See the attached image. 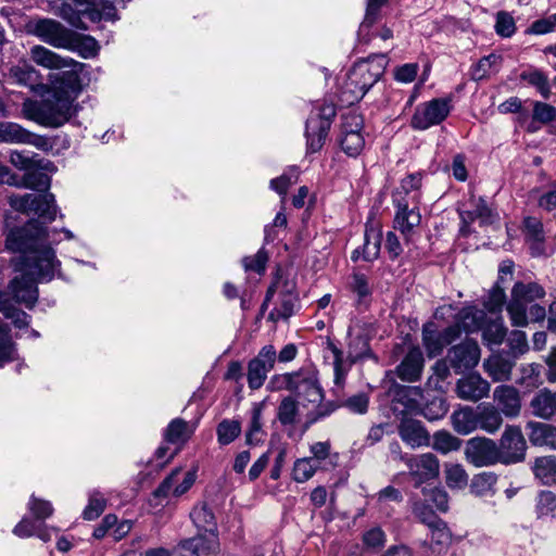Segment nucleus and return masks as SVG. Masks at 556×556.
Wrapping results in <instances>:
<instances>
[{
    "mask_svg": "<svg viewBox=\"0 0 556 556\" xmlns=\"http://www.w3.org/2000/svg\"><path fill=\"white\" fill-rule=\"evenodd\" d=\"M48 103L46 100L36 101L31 99H26L22 104V115L24 118L28 121H33L41 126L48 127V122L50 121L47 116Z\"/></svg>",
    "mask_w": 556,
    "mask_h": 556,
    "instance_id": "nucleus-35",
    "label": "nucleus"
},
{
    "mask_svg": "<svg viewBox=\"0 0 556 556\" xmlns=\"http://www.w3.org/2000/svg\"><path fill=\"white\" fill-rule=\"evenodd\" d=\"M529 440L532 445L556 450V426L539 421H529Z\"/></svg>",
    "mask_w": 556,
    "mask_h": 556,
    "instance_id": "nucleus-25",
    "label": "nucleus"
},
{
    "mask_svg": "<svg viewBox=\"0 0 556 556\" xmlns=\"http://www.w3.org/2000/svg\"><path fill=\"white\" fill-rule=\"evenodd\" d=\"M445 482L450 489L460 490L468 484V475L460 464L446 463L444 465Z\"/></svg>",
    "mask_w": 556,
    "mask_h": 556,
    "instance_id": "nucleus-38",
    "label": "nucleus"
},
{
    "mask_svg": "<svg viewBox=\"0 0 556 556\" xmlns=\"http://www.w3.org/2000/svg\"><path fill=\"white\" fill-rule=\"evenodd\" d=\"M501 62L502 56L495 53L482 58L475 66L473 77L476 79H482L492 72H497Z\"/></svg>",
    "mask_w": 556,
    "mask_h": 556,
    "instance_id": "nucleus-51",
    "label": "nucleus"
},
{
    "mask_svg": "<svg viewBox=\"0 0 556 556\" xmlns=\"http://www.w3.org/2000/svg\"><path fill=\"white\" fill-rule=\"evenodd\" d=\"M334 115V106L330 104L323 105L318 112L311 114L305 130L308 152L315 153L323 148Z\"/></svg>",
    "mask_w": 556,
    "mask_h": 556,
    "instance_id": "nucleus-7",
    "label": "nucleus"
},
{
    "mask_svg": "<svg viewBox=\"0 0 556 556\" xmlns=\"http://www.w3.org/2000/svg\"><path fill=\"white\" fill-rule=\"evenodd\" d=\"M520 78L527 81L529 85L535 87L544 99L549 98L551 87L548 78L543 72L535 68L523 71L520 75Z\"/></svg>",
    "mask_w": 556,
    "mask_h": 556,
    "instance_id": "nucleus-42",
    "label": "nucleus"
},
{
    "mask_svg": "<svg viewBox=\"0 0 556 556\" xmlns=\"http://www.w3.org/2000/svg\"><path fill=\"white\" fill-rule=\"evenodd\" d=\"M424 369V355L418 346H413L396 367V374L403 381L414 382L420 379Z\"/></svg>",
    "mask_w": 556,
    "mask_h": 556,
    "instance_id": "nucleus-21",
    "label": "nucleus"
},
{
    "mask_svg": "<svg viewBox=\"0 0 556 556\" xmlns=\"http://www.w3.org/2000/svg\"><path fill=\"white\" fill-rule=\"evenodd\" d=\"M318 468V464L313 458H301L294 463L293 466V479L303 483L309 480Z\"/></svg>",
    "mask_w": 556,
    "mask_h": 556,
    "instance_id": "nucleus-49",
    "label": "nucleus"
},
{
    "mask_svg": "<svg viewBox=\"0 0 556 556\" xmlns=\"http://www.w3.org/2000/svg\"><path fill=\"white\" fill-rule=\"evenodd\" d=\"M30 58L37 65L49 70H62L78 65L72 59L62 58L42 46L33 47Z\"/></svg>",
    "mask_w": 556,
    "mask_h": 556,
    "instance_id": "nucleus-24",
    "label": "nucleus"
},
{
    "mask_svg": "<svg viewBox=\"0 0 556 556\" xmlns=\"http://www.w3.org/2000/svg\"><path fill=\"white\" fill-rule=\"evenodd\" d=\"M399 434L412 448L429 445V433L418 420L404 418L399 426Z\"/></svg>",
    "mask_w": 556,
    "mask_h": 556,
    "instance_id": "nucleus-22",
    "label": "nucleus"
},
{
    "mask_svg": "<svg viewBox=\"0 0 556 556\" xmlns=\"http://www.w3.org/2000/svg\"><path fill=\"white\" fill-rule=\"evenodd\" d=\"M531 413L542 419H551L556 415L553 392L540 390L530 401Z\"/></svg>",
    "mask_w": 556,
    "mask_h": 556,
    "instance_id": "nucleus-28",
    "label": "nucleus"
},
{
    "mask_svg": "<svg viewBox=\"0 0 556 556\" xmlns=\"http://www.w3.org/2000/svg\"><path fill=\"white\" fill-rule=\"evenodd\" d=\"M301 403L300 401L292 396H285L278 408H277V418L283 426L294 425L299 420Z\"/></svg>",
    "mask_w": 556,
    "mask_h": 556,
    "instance_id": "nucleus-33",
    "label": "nucleus"
},
{
    "mask_svg": "<svg viewBox=\"0 0 556 556\" xmlns=\"http://www.w3.org/2000/svg\"><path fill=\"white\" fill-rule=\"evenodd\" d=\"M532 117L542 124L556 122V108L545 102L535 101Z\"/></svg>",
    "mask_w": 556,
    "mask_h": 556,
    "instance_id": "nucleus-58",
    "label": "nucleus"
},
{
    "mask_svg": "<svg viewBox=\"0 0 556 556\" xmlns=\"http://www.w3.org/2000/svg\"><path fill=\"white\" fill-rule=\"evenodd\" d=\"M481 330L483 340L490 345L501 344L506 336V328L500 317L485 320Z\"/></svg>",
    "mask_w": 556,
    "mask_h": 556,
    "instance_id": "nucleus-40",
    "label": "nucleus"
},
{
    "mask_svg": "<svg viewBox=\"0 0 556 556\" xmlns=\"http://www.w3.org/2000/svg\"><path fill=\"white\" fill-rule=\"evenodd\" d=\"M541 366L535 363L525 364L520 367V377L517 383L528 389H535L542 384Z\"/></svg>",
    "mask_w": 556,
    "mask_h": 556,
    "instance_id": "nucleus-43",
    "label": "nucleus"
},
{
    "mask_svg": "<svg viewBox=\"0 0 556 556\" xmlns=\"http://www.w3.org/2000/svg\"><path fill=\"white\" fill-rule=\"evenodd\" d=\"M65 49L77 51L83 58L89 59L97 55L99 45L91 36L78 35L72 31V43Z\"/></svg>",
    "mask_w": 556,
    "mask_h": 556,
    "instance_id": "nucleus-36",
    "label": "nucleus"
},
{
    "mask_svg": "<svg viewBox=\"0 0 556 556\" xmlns=\"http://www.w3.org/2000/svg\"><path fill=\"white\" fill-rule=\"evenodd\" d=\"M486 315L483 309L476 308L473 306L465 307L458 313L457 323L466 332H473L481 330L485 323Z\"/></svg>",
    "mask_w": 556,
    "mask_h": 556,
    "instance_id": "nucleus-29",
    "label": "nucleus"
},
{
    "mask_svg": "<svg viewBox=\"0 0 556 556\" xmlns=\"http://www.w3.org/2000/svg\"><path fill=\"white\" fill-rule=\"evenodd\" d=\"M403 459L416 488H419L422 483L433 480L439 476L440 462L432 453L413 455Z\"/></svg>",
    "mask_w": 556,
    "mask_h": 556,
    "instance_id": "nucleus-9",
    "label": "nucleus"
},
{
    "mask_svg": "<svg viewBox=\"0 0 556 556\" xmlns=\"http://www.w3.org/2000/svg\"><path fill=\"white\" fill-rule=\"evenodd\" d=\"M471 205V210L460 213L462 219L464 222L480 220L481 224L488 225L494 223L496 219V216L493 214L492 210L486 205L483 199H472Z\"/></svg>",
    "mask_w": 556,
    "mask_h": 556,
    "instance_id": "nucleus-34",
    "label": "nucleus"
},
{
    "mask_svg": "<svg viewBox=\"0 0 556 556\" xmlns=\"http://www.w3.org/2000/svg\"><path fill=\"white\" fill-rule=\"evenodd\" d=\"M49 231L39 220L12 229L7 236V249L18 253L14 260L17 275L9 290L13 299L31 308L38 300V281H50L60 275L61 262L53 248L47 244Z\"/></svg>",
    "mask_w": 556,
    "mask_h": 556,
    "instance_id": "nucleus-1",
    "label": "nucleus"
},
{
    "mask_svg": "<svg viewBox=\"0 0 556 556\" xmlns=\"http://www.w3.org/2000/svg\"><path fill=\"white\" fill-rule=\"evenodd\" d=\"M28 509L38 520L47 519L53 514V507L50 502L37 498L34 495L29 500Z\"/></svg>",
    "mask_w": 556,
    "mask_h": 556,
    "instance_id": "nucleus-61",
    "label": "nucleus"
},
{
    "mask_svg": "<svg viewBox=\"0 0 556 556\" xmlns=\"http://www.w3.org/2000/svg\"><path fill=\"white\" fill-rule=\"evenodd\" d=\"M532 469L535 478L543 484H556V456L538 457Z\"/></svg>",
    "mask_w": 556,
    "mask_h": 556,
    "instance_id": "nucleus-32",
    "label": "nucleus"
},
{
    "mask_svg": "<svg viewBox=\"0 0 556 556\" xmlns=\"http://www.w3.org/2000/svg\"><path fill=\"white\" fill-rule=\"evenodd\" d=\"M536 510L540 516L556 513V495L551 491H542L538 495Z\"/></svg>",
    "mask_w": 556,
    "mask_h": 556,
    "instance_id": "nucleus-62",
    "label": "nucleus"
},
{
    "mask_svg": "<svg viewBox=\"0 0 556 556\" xmlns=\"http://www.w3.org/2000/svg\"><path fill=\"white\" fill-rule=\"evenodd\" d=\"M195 479L197 468L184 473L180 468H176L154 491V496L166 497L170 492L175 496H181L193 485Z\"/></svg>",
    "mask_w": 556,
    "mask_h": 556,
    "instance_id": "nucleus-16",
    "label": "nucleus"
},
{
    "mask_svg": "<svg viewBox=\"0 0 556 556\" xmlns=\"http://www.w3.org/2000/svg\"><path fill=\"white\" fill-rule=\"evenodd\" d=\"M190 518L198 530L204 532L197 536L202 539L201 545L207 548V554L215 553L218 549L217 525L211 508L206 504L197 505L191 510Z\"/></svg>",
    "mask_w": 556,
    "mask_h": 556,
    "instance_id": "nucleus-10",
    "label": "nucleus"
},
{
    "mask_svg": "<svg viewBox=\"0 0 556 556\" xmlns=\"http://www.w3.org/2000/svg\"><path fill=\"white\" fill-rule=\"evenodd\" d=\"M350 286L351 290L357 295L359 303H363L371 295L368 279L363 274H354Z\"/></svg>",
    "mask_w": 556,
    "mask_h": 556,
    "instance_id": "nucleus-59",
    "label": "nucleus"
},
{
    "mask_svg": "<svg viewBox=\"0 0 556 556\" xmlns=\"http://www.w3.org/2000/svg\"><path fill=\"white\" fill-rule=\"evenodd\" d=\"M241 432V425L237 420L224 419L217 426L216 433L218 443L222 445L230 444Z\"/></svg>",
    "mask_w": 556,
    "mask_h": 556,
    "instance_id": "nucleus-46",
    "label": "nucleus"
},
{
    "mask_svg": "<svg viewBox=\"0 0 556 556\" xmlns=\"http://www.w3.org/2000/svg\"><path fill=\"white\" fill-rule=\"evenodd\" d=\"M267 260V253L264 250H260L255 255L244 257L242 265L247 271L262 274L265 271Z\"/></svg>",
    "mask_w": 556,
    "mask_h": 556,
    "instance_id": "nucleus-63",
    "label": "nucleus"
},
{
    "mask_svg": "<svg viewBox=\"0 0 556 556\" xmlns=\"http://www.w3.org/2000/svg\"><path fill=\"white\" fill-rule=\"evenodd\" d=\"M453 429L462 435H467L478 429L477 410L470 406L456 409L451 415Z\"/></svg>",
    "mask_w": 556,
    "mask_h": 556,
    "instance_id": "nucleus-26",
    "label": "nucleus"
},
{
    "mask_svg": "<svg viewBox=\"0 0 556 556\" xmlns=\"http://www.w3.org/2000/svg\"><path fill=\"white\" fill-rule=\"evenodd\" d=\"M421 175L409 174L404 177L392 193V202L396 208L394 227L402 232L408 241L415 229L420 225L419 212Z\"/></svg>",
    "mask_w": 556,
    "mask_h": 556,
    "instance_id": "nucleus-3",
    "label": "nucleus"
},
{
    "mask_svg": "<svg viewBox=\"0 0 556 556\" xmlns=\"http://www.w3.org/2000/svg\"><path fill=\"white\" fill-rule=\"evenodd\" d=\"M490 383L478 374L460 378L456 383L457 396L464 401L478 402L489 395Z\"/></svg>",
    "mask_w": 556,
    "mask_h": 556,
    "instance_id": "nucleus-19",
    "label": "nucleus"
},
{
    "mask_svg": "<svg viewBox=\"0 0 556 556\" xmlns=\"http://www.w3.org/2000/svg\"><path fill=\"white\" fill-rule=\"evenodd\" d=\"M494 28L498 36L509 38L516 33V23L508 12L501 11L496 14Z\"/></svg>",
    "mask_w": 556,
    "mask_h": 556,
    "instance_id": "nucleus-56",
    "label": "nucleus"
},
{
    "mask_svg": "<svg viewBox=\"0 0 556 556\" xmlns=\"http://www.w3.org/2000/svg\"><path fill=\"white\" fill-rule=\"evenodd\" d=\"M525 232L527 239L533 244H539L544 241V231L542 222L533 216L526 217L523 220Z\"/></svg>",
    "mask_w": 556,
    "mask_h": 556,
    "instance_id": "nucleus-54",
    "label": "nucleus"
},
{
    "mask_svg": "<svg viewBox=\"0 0 556 556\" xmlns=\"http://www.w3.org/2000/svg\"><path fill=\"white\" fill-rule=\"evenodd\" d=\"M389 0H367L366 14L359 27L361 34L369 30V28L376 23L379 16L380 9Z\"/></svg>",
    "mask_w": 556,
    "mask_h": 556,
    "instance_id": "nucleus-55",
    "label": "nucleus"
},
{
    "mask_svg": "<svg viewBox=\"0 0 556 556\" xmlns=\"http://www.w3.org/2000/svg\"><path fill=\"white\" fill-rule=\"evenodd\" d=\"M342 150L350 156H356L364 148L365 140L361 132H343L340 137Z\"/></svg>",
    "mask_w": 556,
    "mask_h": 556,
    "instance_id": "nucleus-50",
    "label": "nucleus"
},
{
    "mask_svg": "<svg viewBox=\"0 0 556 556\" xmlns=\"http://www.w3.org/2000/svg\"><path fill=\"white\" fill-rule=\"evenodd\" d=\"M388 63L389 60L384 53L372 54L356 62L342 86V101L346 104L359 101L382 77Z\"/></svg>",
    "mask_w": 556,
    "mask_h": 556,
    "instance_id": "nucleus-4",
    "label": "nucleus"
},
{
    "mask_svg": "<svg viewBox=\"0 0 556 556\" xmlns=\"http://www.w3.org/2000/svg\"><path fill=\"white\" fill-rule=\"evenodd\" d=\"M556 28V13L534 21L531 26L527 29V34L532 35H545L553 31Z\"/></svg>",
    "mask_w": 556,
    "mask_h": 556,
    "instance_id": "nucleus-64",
    "label": "nucleus"
},
{
    "mask_svg": "<svg viewBox=\"0 0 556 556\" xmlns=\"http://www.w3.org/2000/svg\"><path fill=\"white\" fill-rule=\"evenodd\" d=\"M480 359V349L476 341L466 340L448 351V361L456 372L473 368Z\"/></svg>",
    "mask_w": 556,
    "mask_h": 556,
    "instance_id": "nucleus-17",
    "label": "nucleus"
},
{
    "mask_svg": "<svg viewBox=\"0 0 556 556\" xmlns=\"http://www.w3.org/2000/svg\"><path fill=\"white\" fill-rule=\"evenodd\" d=\"M265 432L262 424V407L256 406L252 410L250 426L247 432V443L254 445L264 440Z\"/></svg>",
    "mask_w": 556,
    "mask_h": 556,
    "instance_id": "nucleus-47",
    "label": "nucleus"
},
{
    "mask_svg": "<svg viewBox=\"0 0 556 556\" xmlns=\"http://www.w3.org/2000/svg\"><path fill=\"white\" fill-rule=\"evenodd\" d=\"M269 371L264 365L251 359L248 365V383L250 389H260L264 384Z\"/></svg>",
    "mask_w": 556,
    "mask_h": 556,
    "instance_id": "nucleus-53",
    "label": "nucleus"
},
{
    "mask_svg": "<svg viewBox=\"0 0 556 556\" xmlns=\"http://www.w3.org/2000/svg\"><path fill=\"white\" fill-rule=\"evenodd\" d=\"M545 295L544 289L534 282L522 283L517 282L511 291V300L507 305L511 324L516 327H525L528 325L527 305L536 299Z\"/></svg>",
    "mask_w": 556,
    "mask_h": 556,
    "instance_id": "nucleus-5",
    "label": "nucleus"
},
{
    "mask_svg": "<svg viewBox=\"0 0 556 556\" xmlns=\"http://www.w3.org/2000/svg\"><path fill=\"white\" fill-rule=\"evenodd\" d=\"M478 429L488 433H495L503 424L502 413L492 405H484L477 409Z\"/></svg>",
    "mask_w": 556,
    "mask_h": 556,
    "instance_id": "nucleus-30",
    "label": "nucleus"
},
{
    "mask_svg": "<svg viewBox=\"0 0 556 556\" xmlns=\"http://www.w3.org/2000/svg\"><path fill=\"white\" fill-rule=\"evenodd\" d=\"M497 481L496 475L492 472H482L473 477L470 490L477 496H486L494 494V485Z\"/></svg>",
    "mask_w": 556,
    "mask_h": 556,
    "instance_id": "nucleus-41",
    "label": "nucleus"
},
{
    "mask_svg": "<svg viewBox=\"0 0 556 556\" xmlns=\"http://www.w3.org/2000/svg\"><path fill=\"white\" fill-rule=\"evenodd\" d=\"M195 426L181 419H173L164 432V439L167 443L182 446L194 433Z\"/></svg>",
    "mask_w": 556,
    "mask_h": 556,
    "instance_id": "nucleus-27",
    "label": "nucleus"
},
{
    "mask_svg": "<svg viewBox=\"0 0 556 556\" xmlns=\"http://www.w3.org/2000/svg\"><path fill=\"white\" fill-rule=\"evenodd\" d=\"M515 361L503 354H493L483 362V369L495 382L509 381Z\"/></svg>",
    "mask_w": 556,
    "mask_h": 556,
    "instance_id": "nucleus-23",
    "label": "nucleus"
},
{
    "mask_svg": "<svg viewBox=\"0 0 556 556\" xmlns=\"http://www.w3.org/2000/svg\"><path fill=\"white\" fill-rule=\"evenodd\" d=\"M201 538H192L181 542L173 556H200L207 553V548L201 545Z\"/></svg>",
    "mask_w": 556,
    "mask_h": 556,
    "instance_id": "nucleus-57",
    "label": "nucleus"
},
{
    "mask_svg": "<svg viewBox=\"0 0 556 556\" xmlns=\"http://www.w3.org/2000/svg\"><path fill=\"white\" fill-rule=\"evenodd\" d=\"M54 91L73 97L75 102L76 97L81 91L78 73L74 68L63 72L59 77V86L55 87Z\"/></svg>",
    "mask_w": 556,
    "mask_h": 556,
    "instance_id": "nucleus-37",
    "label": "nucleus"
},
{
    "mask_svg": "<svg viewBox=\"0 0 556 556\" xmlns=\"http://www.w3.org/2000/svg\"><path fill=\"white\" fill-rule=\"evenodd\" d=\"M451 105L445 99H433L419 104L412 117L414 129L426 130L443 122L450 114Z\"/></svg>",
    "mask_w": 556,
    "mask_h": 556,
    "instance_id": "nucleus-8",
    "label": "nucleus"
},
{
    "mask_svg": "<svg viewBox=\"0 0 556 556\" xmlns=\"http://www.w3.org/2000/svg\"><path fill=\"white\" fill-rule=\"evenodd\" d=\"M460 334L459 326L452 325L439 331L433 323L424 325L422 343L429 357L438 356L443 349L455 341Z\"/></svg>",
    "mask_w": 556,
    "mask_h": 556,
    "instance_id": "nucleus-13",
    "label": "nucleus"
},
{
    "mask_svg": "<svg viewBox=\"0 0 556 556\" xmlns=\"http://www.w3.org/2000/svg\"><path fill=\"white\" fill-rule=\"evenodd\" d=\"M381 245V235L375 229L366 230L362 255L365 261H374L378 257Z\"/></svg>",
    "mask_w": 556,
    "mask_h": 556,
    "instance_id": "nucleus-48",
    "label": "nucleus"
},
{
    "mask_svg": "<svg viewBox=\"0 0 556 556\" xmlns=\"http://www.w3.org/2000/svg\"><path fill=\"white\" fill-rule=\"evenodd\" d=\"M466 459L476 467H484L501 462L496 443L483 437L471 438L466 443Z\"/></svg>",
    "mask_w": 556,
    "mask_h": 556,
    "instance_id": "nucleus-12",
    "label": "nucleus"
},
{
    "mask_svg": "<svg viewBox=\"0 0 556 556\" xmlns=\"http://www.w3.org/2000/svg\"><path fill=\"white\" fill-rule=\"evenodd\" d=\"M33 33L46 43L63 48L72 43V30L60 22L51 18H41L33 24Z\"/></svg>",
    "mask_w": 556,
    "mask_h": 556,
    "instance_id": "nucleus-14",
    "label": "nucleus"
},
{
    "mask_svg": "<svg viewBox=\"0 0 556 556\" xmlns=\"http://www.w3.org/2000/svg\"><path fill=\"white\" fill-rule=\"evenodd\" d=\"M501 463L515 464L525 459L527 443L520 427L507 426L497 446Z\"/></svg>",
    "mask_w": 556,
    "mask_h": 556,
    "instance_id": "nucleus-11",
    "label": "nucleus"
},
{
    "mask_svg": "<svg viewBox=\"0 0 556 556\" xmlns=\"http://www.w3.org/2000/svg\"><path fill=\"white\" fill-rule=\"evenodd\" d=\"M386 542V533L379 527L371 528L363 534V543L369 549H380Z\"/></svg>",
    "mask_w": 556,
    "mask_h": 556,
    "instance_id": "nucleus-60",
    "label": "nucleus"
},
{
    "mask_svg": "<svg viewBox=\"0 0 556 556\" xmlns=\"http://www.w3.org/2000/svg\"><path fill=\"white\" fill-rule=\"evenodd\" d=\"M9 203L15 211L37 215L49 223L55 219L58 213L54 195L49 192L11 195Z\"/></svg>",
    "mask_w": 556,
    "mask_h": 556,
    "instance_id": "nucleus-6",
    "label": "nucleus"
},
{
    "mask_svg": "<svg viewBox=\"0 0 556 556\" xmlns=\"http://www.w3.org/2000/svg\"><path fill=\"white\" fill-rule=\"evenodd\" d=\"M431 532L430 548L432 553L440 554L451 544L452 533L442 519H438L428 526Z\"/></svg>",
    "mask_w": 556,
    "mask_h": 556,
    "instance_id": "nucleus-31",
    "label": "nucleus"
},
{
    "mask_svg": "<svg viewBox=\"0 0 556 556\" xmlns=\"http://www.w3.org/2000/svg\"><path fill=\"white\" fill-rule=\"evenodd\" d=\"M15 344L10 337V330L0 319V367L15 359Z\"/></svg>",
    "mask_w": 556,
    "mask_h": 556,
    "instance_id": "nucleus-45",
    "label": "nucleus"
},
{
    "mask_svg": "<svg viewBox=\"0 0 556 556\" xmlns=\"http://www.w3.org/2000/svg\"><path fill=\"white\" fill-rule=\"evenodd\" d=\"M268 386L274 391H289L300 401L302 408L306 410V427L329 416L332 412L330 404H323L324 390L319 381L318 370L313 366L275 375Z\"/></svg>",
    "mask_w": 556,
    "mask_h": 556,
    "instance_id": "nucleus-2",
    "label": "nucleus"
},
{
    "mask_svg": "<svg viewBox=\"0 0 556 556\" xmlns=\"http://www.w3.org/2000/svg\"><path fill=\"white\" fill-rule=\"evenodd\" d=\"M48 103L47 111L50 119L48 127L56 128L64 125L75 113V105L73 97L63 94L62 92H55L46 99Z\"/></svg>",
    "mask_w": 556,
    "mask_h": 556,
    "instance_id": "nucleus-15",
    "label": "nucleus"
},
{
    "mask_svg": "<svg viewBox=\"0 0 556 556\" xmlns=\"http://www.w3.org/2000/svg\"><path fill=\"white\" fill-rule=\"evenodd\" d=\"M105 505V497L99 491H92L89 495L88 505L83 511V517L86 520L97 519L103 513Z\"/></svg>",
    "mask_w": 556,
    "mask_h": 556,
    "instance_id": "nucleus-52",
    "label": "nucleus"
},
{
    "mask_svg": "<svg viewBox=\"0 0 556 556\" xmlns=\"http://www.w3.org/2000/svg\"><path fill=\"white\" fill-rule=\"evenodd\" d=\"M462 446V440L448 431L440 430L433 434L432 448L445 455L458 451Z\"/></svg>",
    "mask_w": 556,
    "mask_h": 556,
    "instance_id": "nucleus-39",
    "label": "nucleus"
},
{
    "mask_svg": "<svg viewBox=\"0 0 556 556\" xmlns=\"http://www.w3.org/2000/svg\"><path fill=\"white\" fill-rule=\"evenodd\" d=\"M493 399L504 416L515 418L520 414L521 397L515 387L508 384L496 387L493 392Z\"/></svg>",
    "mask_w": 556,
    "mask_h": 556,
    "instance_id": "nucleus-20",
    "label": "nucleus"
},
{
    "mask_svg": "<svg viewBox=\"0 0 556 556\" xmlns=\"http://www.w3.org/2000/svg\"><path fill=\"white\" fill-rule=\"evenodd\" d=\"M0 143L30 144L41 148L46 140L14 122H0Z\"/></svg>",
    "mask_w": 556,
    "mask_h": 556,
    "instance_id": "nucleus-18",
    "label": "nucleus"
},
{
    "mask_svg": "<svg viewBox=\"0 0 556 556\" xmlns=\"http://www.w3.org/2000/svg\"><path fill=\"white\" fill-rule=\"evenodd\" d=\"M296 296L291 292H286L280 295L279 306L275 307L269 313V319L277 321L279 319H288L294 314L296 305Z\"/></svg>",
    "mask_w": 556,
    "mask_h": 556,
    "instance_id": "nucleus-44",
    "label": "nucleus"
}]
</instances>
